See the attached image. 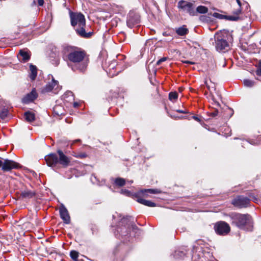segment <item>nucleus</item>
<instances>
[{
  "instance_id": "nucleus-1",
  "label": "nucleus",
  "mask_w": 261,
  "mask_h": 261,
  "mask_svg": "<svg viewBox=\"0 0 261 261\" xmlns=\"http://www.w3.org/2000/svg\"><path fill=\"white\" fill-rule=\"evenodd\" d=\"M63 53V58L67 61L68 66L72 70H79L84 72L88 66L89 60L86 57L84 51L79 50L71 46H64Z\"/></svg>"
},
{
  "instance_id": "nucleus-2",
  "label": "nucleus",
  "mask_w": 261,
  "mask_h": 261,
  "mask_svg": "<svg viewBox=\"0 0 261 261\" xmlns=\"http://www.w3.org/2000/svg\"><path fill=\"white\" fill-rule=\"evenodd\" d=\"M216 49L219 52H225L230 48L233 41L232 36L228 31L223 30L216 32L214 35Z\"/></svg>"
},
{
  "instance_id": "nucleus-3",
  "label": "nucleus",
  "mask_w": 261,
  "mask_h": 261,
  "mask_svg": "<svg viewBox=\"0 0 261 261\" xmlns=\"http://www.w3.org/2000/svg\"><path fill=\"white\" fill-rule=\"evenodd\" d=\"M232 223L239 228L251 231L253 228V221L251 217L248 214L239 213L232 214L230 216Z\"/></svg>"
},
{
  "instance_id": "nucleus-4",
  "label": "nucleus",
  "mask_w": 261,
  "mask_h": 261,
  "mask_svg": "<svg viewBox=\"0 0 261 261\" xmlns=\"http://www.w3.org/2000/svg\"><path fill=\"white\" fill-rule=\"evenodd\" d=\"M57 152L58 156L55 153H50L45 157V160L48 166L55 167L58 163H60L64 167L69 166L70 159L61 150H58Z\"/></svg>"
},
{
  "instance_id": "nucleus-5",
  "label": "nucleus",
  "mask_w": 261,
  "mask_h": 261,
  "mask_svg": "<svg viewBox=\"0 0 261 261\" xmlns=\"http://www.w3.org/2000/svg\"><path fill=\"white\" fill-rule=\"evenodd\" d=\"M160 192V191L158 189H142L136 193L134 194V196L138 198L137 201L139 203L149 207H155L156 206V204L154 202H153L150 200L144 199L143 198H140L139 197L141 196L143 197H147L148 193L154 194L159 193Z\"/></svg>"
},
{
  "instance_id": "nucleus-6",
  "label": "nucleus",
  "mask_w": 261,
  "mask_h": 261,
  "mask_svg": "<svg viewBox=\"0 0 261 261\" xmlns=\"http://www.w3.org/2000/svg\"><path fill=\"white\" fill-rule=\"evenodd\" d=\"M128 218H123L121 220L122 226L117 227V232L118 234H120L122 236H127L130 230L133 232L137 233L140 230L138 227L133 224H130Z\"/></svg>"
},
{
  "instance_id": "nucleus-7",
  "label": "nucleus",
  "mask_w": 261,
  "mask_h": 261,
  "mask_svg": "<svg viewBox=\"0 0 261 261\" xmlns=\"http://www.w3.org/2000/svg\"><path fill=\"white\" fill-rule=\"evenodd\" d=\"M71 25L75 28L85 25V19L82 13L70 12Z\"/></svg>"
},
{
  "instance_id": "nucleus-8",
  "label": "nucleus",
  "mask_w": 261,
  "mask_h": 261,
  "mask_svg": "<svg viewBox=\"0 0 261 261\" xmlns=\"http://www.w3.org/2000/svg\"><path fill=\"white\" fill-rule=\"evenodd\" d=\"M51 81L48 82L46 85L43 88L42 92L43 93L49 92L52 91L54 93L57 94L61 89V87L58 84V82L56 81L53 76L51 75Z\"/></svg>"
},
{
  "instance_id": "nucleus-9",
  "label": "nucleus",
  "mask_w": 261,
  "mask_h": 261,
  "mask_svg": "<svg viewBox=\"0 0 261 261\" xmlns=\"http://www.w3.org/2000/svg\"><path fill=\"white\" fill-rule=\"evenodd\" d=\"M177 7L184 11H186L190 15L194 16L196 15V12L194 9L193 4L190 2H186L184 0H180L178 2Z\"/></svg>"
},
{
  "instance_id": "nucleus-10",
  "label": "nucleus",
  "mask_w": 261,
  "mask_h": 261,
  "mask_svg": "<svg viewBox=\"0 0 261 261\" xmlns=\"http://www.w3.org/2000/svg\"><path fill=\"white\" fill-rule=\"evenodd\" d=\"M214 228L216 233L221 235L226 234L230 231L229 225L224 222L217 223Z\"/></svg>"
},
{
  "instance_id": "nucleus-11",
  "label": "nucleus",
  "mask_w": 261,
  "mask_h": 261,
  "mask_svg": "<svg viewBox=\"0 0 261 261\" xmlns=\"http://www.w3.org/2000/svg\"><path fill=\"white\" fill-rule=\"evenodd\" d=\"M232 204L239 207H245L250 204V200L246 197L240 196L233 200Z\"/></svg>"
},
{
  "instance_id": "nucleus-12",
  "label": "nucleus",
  "mask_w": 261,
  "mask_h": 261,
  "mask_svg": "<svg viewBox=\"0 0 261 261\" xmlns=\"http://www.w3.org/2000/svg\"><path fill=\"white\" fill-rule=\"evenodd\" d=\"M19 167V164L10 160L5 159L4 164L2 166V170L6 171H9L13 169H17Z\"/></svg>"
},
{
  "instance_id": "nucleus-13",
  "label": "nucleus",
  "mask_w": 261,
  "mask_h": 261,
  "mask_svg": "<svg viewBox=\"0 0 261 261\" xmlns=\"http://www.w3.org/2000/svg\"><path fill=\"white\" fill-rule=\"evenodd\" d=\"M59 212L61 218L64 223L69 224L70 222V218L68 212L63 204H62L59 208Z\"/></svg>"
},
{
  "instance_id": "nucleus-14",
  "label": "nucleus",
  "mask_w": 261,
  "mask_h": 261,
  "mask_svg": "<svg viewBox=\"0 0 261 261\" xmlns=\"http://www.w3.org/2000/svg\"><path fill=\"white\" fill-rule=\"evenodd\" d=\"M140 21L139 16L137 15L130 13L127 18V25L132 28L135 25L138 24Z\"/></svg>"
},
{
  "instance_id": "nucleus-15",
  "label": "nucleus",
  "mask_w": 261,
  "mask_h": 261,
  "mask_svg": "<svg viewBox=\"0 0 261 261\" xmlns=\"http://www.w3.org/2000/svg\"><path fill=\"white\" fill-rule=\"evenodd\" d=\"M213 16L214 17L220 19H225L231 21H236L238 19V17L237 16L224 15L217 12L213 13Z\"/></svg>"
},
{
  "instance_id": "nucleus-16",
  "label": "nucleus",
  "mask_w": 261,
  "mask_h": 261,
  "mask_svg": "<svg viewBox=\"0 0 261 261\" xmlns=\"http://www.w3.org/2000/svg\"><path fill=\"white\" fill-rule=\"evenodd\" d=\"M84 27L85 26H79L75 28V31L81 36L85 38H89L91 36L92 33L90 32L86 33Z\"/></svg>"
},
{
  "instance_id": "nucleus-17",
  "label": "nucleus",
  "mask_w": 261,
  "mask_h": 261,
  "mask_svg": "<svg viewBox=\"0 0 261 261\" xmlns=\"http://www.w3.org/2000/svg\"><path fill=\"white\" fill-rule=\"evenodd\" d=\"M35 194V191L27 189L21 191L20 196L23 198L30 199L34 197Z\"/></svg>"
},
{
  "instance_id": "nucleus-18",
  "label": "nucleus",
  "mask_w": 261,
  "mask_h": 261,
  "mask_svg": "<svg viewBox=\"0 0 261 261\" xmlns=\"http://www.w3.org/2000/svg\"><path fill=\"white\" fill-rule=\"evenodd\" d=\"M30 77L32 80H34L37 74V67L31 64L30 65Z\"/></svg>"
},
{
  "instance_id": "nucleus-19",
  "label": "nucleus",
  "mask_w": 261,
  "mask_h": 261,
  "mask_svg": "<svg viewBox=\"0 0 261 261\" xmlns=\"http://www.w3.org/2000/svg\"><path fill=\"white\" fill-rule=\"evenodd\" d=\"M19 55L22 57L21 62H26L30 59V55L27 51L21 49L19 51Z\"/></svg>"
},
{
  "instance_id": "nucleus-20",
  "label": "nucleus",
  "mask_w": 261,
  "mask_h": 261,
  "mask_svg": "<svg viewBox=\"0 0 261 261\" xmlns=\"http://www.w3.org/2000/svg\"><path fill=\"white\" fill-rule=\"evenodd\" d=\"M175 32L177 35L182 36L187 35L189 32V30L186 26L183 25L181 27L176 28L175 29Z\"/></svg>"
},
{
  "instance_id": "nucleus-21",
  "label": "nucleus",
  "mask_w": 261,
  "mask_h": 261,
  "mask_svg": "<svg viewBox=\"0 0 261 261\" xmlns=\"http://www.w3.org/2000/svg\"><path fill=\"white\" fill-rule=\"evenodd\" d=\"M24 118L26 121L29 122H31L35 120V114L30 111L25 112Z\"/></svg>"
},
{
  "instance_id": "nucleus-22",
  "label": "nucleus",
  "mask_w": 261,
  "mask_h": 261,
  "mask_svg": "<svg viewBox=\"0 0 261 261\" xmlns=\"http://www.w3.org/2000/svg\"><path fill=\"white\" fill-rule=\"evenodd\" d=\"M208 11V9L207 7L203 6H199L197 7L196 10H195L196 14L197 13L200 14H204L207 13Z\"/></svg>"
},
{
  "instance_id": "nucleus-23",
  "label": "nucleus",
  "mask_w": 261,
  "mask_h": 261,
  "mask_svg": "<svg viewBox=\"0 0 261 261\" xmlns=\"http://www.w3.org/2000/svg\"><path fill=\"white\" fill-rule=\"evenodd\" d=\"M37 97L36 92L32 91L30 94H28L27 96L23 99L25 102L28 101H33Z\"/></svg>"
},
{
  "instance_id": "nucleus-24",
  "label": "nucleus",
  "mask_w": 261,
  "mask_h": 261,
  "mask_svg": "<svg viewBox=\"0 0 261 261\" xmlns=\"http://www.w3.org/2000/svg\"><path fill=\"white\" fill-rule=\"evenodd\" d=\"M115 184L118 187H122L125 184V180L124 178L118 177L115 179Z\"/></svg>"
},
{
  "instance_id": "nucleus-25",
  "label": "nucleus",
  "mask_w": 261,
  "mask_h": 261,
  "mask_svg": "<svg viewBox=\"0 0 261 261\" xmlns=\"http://www.w3.org/2000/svg\"><path fill=\"white\" fill-rule=\"evenodd\" d=\"M243 83L245 86L250 88L254 85L255 82L250 80L245 79L244 80Z\"/></svg>"
},
{
  "instance_id": "nucleus-26",
  "label": "nucleus",
  "mask_w": 261,
  "mask_h": 261,
  "mask_svg": "<svg viewBox=\"0 0 261 261\" xmlns=\"http://www.w3.org/2000/svg\"><path fill=\"white\" fill-rule=\"evenodd\" d=\"M79 253L75 250H72L70 252V256L71 258L74 261H77Z\"/></svg>"
},
{
  "instance_id": "nucleus-27",
  "label": "nucleus",
  "mask_w": 261,
  "mask_h": 261,
  "mask_svg": "<svg viewBox=\"0 0 261 261\" xmlns=\"http://www.w3.org/2000/svg\"><path fill=\"white\" fill-rule=\"evenodd\" d=\"M8 113L9 112L7 109H3L0 112V118L2 119H5L7 117Z\"/></svg>"
},
{
  "instance_id": "nucleus-28",
  "label": "nucleus",
  "mask_w": 261,
  "mask_h": 261,
  "mask_svg": "<svg viewBox=\"0 0 261 261\" xmlns=\"http://www.w3.org/2000/svg\"><path fill=\"white\" fill-rule=\"evenodd\" d=\"M178 98V94L176 92H171L169 94V99L170 100H176Z\"/></svg>"
},
{
  "instance_id": "nucleus-29",
  "label": "nucleus",
  "mask_w": 261,
  "mask_h": 261,
  "mask_svg": "<svg viewBox=\"0 0 261 261\" xmlns=\"http://www.w3.org/2000/svg\"><path fill=\"white\" fill-rule=\"evenodd\" d=\"M121 193L123 194L124 195H127V196H130L131 194L130 192L126 189H124V190L122 189L121 190Z\"/></svg>"
},
{
  "instance_id": "nucleus-30",
  "label": "nucleus",
  "mask_w": 261,
  "mask_h": 261,
  "mask_svg": "<svg viewBox=\"0 0 261 261\" xmlns=\"http://www.w3.org/2000/svg\"><path fill=\"white\" fill-rule=\"evenodd\" d=\"M167 60V58L166 57H163L162 58H161V59H160L159 60H158L156 62V64L158 65H159L161 64V63L163 62H164L165 61H166Z\"/></svg>"
},
{
  "instance_id": "nucleus-31",
  "label": "nucleus",
  "mask_w": 261,
  "mask_h": 261,
  "mask_svg": "<svg viewBox=\"0 0 261 261\" xmlns=\"http://www.w3.org/2000/svg\"><path fill=\"white\" fill-rule=\"evenodd\" d=\"M241 12V8L239 7V9L237 10L234 12V14H236V15H234L233 16H237L239 18V15Z\"/></svg>"
},
{
  "instance_id": "nucleus-32",
  "label": "nucleus",
  "mask_w": 261,
  "mask_h": 261,
  "mask_svg": "<svg viewBox=\"0 0 261 261\" xmlns=\"http://www.w3.org/2000/svg\"><path fill=\"white\" fill-rule=\"evenodd\" d=\"M218 111L217 110H215L214 112L211 113V115L213 117H215L218 115Z\"/></svg>"
},
{
  "instance_id": "nucleus-33",
  "label": "nucleus",
  "mask_w": 261,
  "mask_h": 261,
  "mask_svg": "<svg viewBox=\"0 0 261 261\" xmlns=\"http://www.w3.org/2000/svg\"><path fill=\"white\" fill-rule=\"evenodd\" d=\"M256 73L258 76L261 75V65H260V67L257 69Z\"/></svg>"
},
{
  "instance_id": "nucleus-34",
  "label": "nucleus",
  "mask_w": 261,
  "mask_h": 261,
  "mask_svg": "<svg viewBox=\"0 0 261 261\" xmlns=\"http://www.w3.org/2000/svg\"><path fill=\"white\" fill-rule=\"evenodd\" d=\"M91 180L92 182H93V183H95V181L97 180L96 177H95V176L92 175L91 177Z\"/></svg>"
},
{
  "instance_id": "nucleus-35",
  "label": "nucleus",
  "mask_w": 261,
  "mask_h": 261,
  "mask_svg": "<svg viewBox=\"0 0 261 261\" xmlns=\"http://www.w3.org/2000/svg\"><path fill=\"white\" fill-rule=\"evenodd\" d=\"M38 4L39 6H43L44 4V1L43 0H37Z\"/></svg>"
},
{
  "instance_id": "nucleus-36",
  "label": "nucleus",
  "mask_w": 261,
  "mask_h": 261,
  "mask_svg": "<svg viewBox=\"0 0 261 261\" xmlns=\"http://www.w3.org/2000/svg\"><path fill=\"white\" fill-rule=\"evenodd\" d=\"M59 63V59L58 58H56L55 63H53V64H55L56 65H58Z\"/></svg>"
},
{
  "instance_id": "nucleus-37",
  "label": "nucleus",
  "mask_w": 261,
  "mask_h": 261,
  "mask_svg": "<svg viewBox=\"0 0 261 261\" xmlns=\"http://www.w3.org/2000/svg\"><path fill=\"white\" fill-rule=\"evenodd\" d=\"M182 62L184 63H186V64H194V62H191V61H183Z\"/></svg>"
},
{
  "instance_id": "nucleus-38",
  "label": "nucleus",
  "mask_w": 261,
  "mask_h": 261,
  "mask_svg": "<svg viewBox=\"0 0 261 261\" xmlns=\"http://www.w3.org/2000/svg\"><path fill=\"white\" fill-rule=\"evenodd\" d=\"M177 112H179L180 113H182V114L186 113V112L183 111V110H177Z\"/></svg>"
},
{
  "instance_id": "nucleus-39",
  "label": "nucleus",
  "mask_w": 261,
  "mask_h": 261,
  "mask_svg": "<svg viewBox=\"0 0 261 261\" xmlns=\"http://www.w3.org/2000/svg\"><path fill=\"white\" fill-rule=\"evenodd\" d=\"M193 118L197 121H200V119L196 116H193Z\"/></svg>"
},
{
  "instance_id": "nucleus-40",
  "label": "nucleus",
  "mask_w": 261,
  "mask_h": 261,
  "mask_svg": "<svg viewBox=\"0 0 261 261\" xmlns=\"http://www.w3.org/2000/svg\"><path fill=\"white\" fill-rule=\"evenodd\" d=\"M236 1H237V3L238 4V5L239 6V7L241 8V3L240 1V0H236Z\"/></svg>"
},
{
  "instance_id": "nucleus-41",
  "label": "nucleus",
  "mask_w": 261,
  "mask_h": 261,
  "mask_svg": "<svg viewBox=\"0 0 261 261\" xmlns=\"http://www.w3.org/2000/svg\"><path fill=\"white\" fill-rule=\"evenodd\" d=\"M67 95H68L69 96H72V92L71 91H69L67 93Z\"/></svg>"
},
{
  "instance_id": "nucleus-42",
  "label": "nucleus",
  "mask_w": 261,
  "mask_h": 261,
  "mask_svg": "<svg viewBox=\"0 0 261 261\" xmlns=\"http://www.w3.org/2000/svg\"><path fill=\"white\" fill-rule=\"evenodd\" d=\"M78 106H79V104H78V103H77V102H74V103H73V106H74V107H75V108L77 107H78Z\"/></svg>"
},
{
  "instance_id": "nucleus-43",
  "label": "nucleus",
  "mask_w": 261,
  "mask_h": 261,
  "mask_svg": "<svg viewBox=\"0 0 261 261\" xmlns=\"http://www.w3.org/2000/svg\"><path fill=\"white\" fill-rule=\"evenodd\" d=\"M3 164H4V162H3L2 161L0 160V167L2 168V166H3Z\"/></svg>"
},
{
  "instance_id": "nucleus-44",
  "label": "nucleus",
  "mask_w": 261,
  "mask_h": 261,
  "mask_svg": "<svg viewBox=\"0 0 261 261\" xmlns=\"http://www.w3.org/2000/svg\"><path fill=\"white\" fill-rule=\"evenodd\" d=\"M253 201L255 202H258V199L257 198H254L253 199Z\"/></svg>"
},
{
  "instance_id": "nucleus-45",
  "label": "nucleus",
  "mask_w": 261,
  "mask_h": 261,
  "mask_svg": "<svg viewBox=\"0 0 261 261\" xmlns=\"http://www.w3.org/2000/svg\"><path fill=\"white\" fill-rule=\"evenodd\" d=\"M128 182H129V183L130 184H132V183H133V180H130V181H129Z\"/></svg>"
},
{
  "instance_id": "nucleus-46",
  "label": "nucleus",
  "mask_w": 261,
  "mask_h": 261,
  "mask_svg": "<svg viewBox=\"0 0 261 261\" xmlns=\"http://www.w3.org/2000/svg\"><path fill=\"white\" fill-rule=\"evenodd\" d=\"M163 35H164V36H166V35H167V33L165 32V33H163Z\"/></svg>"
},
{
  "instance_id": "nucleus-47",
  "label": "nucleus",
  "mask_w": 261,
  "mask_h": 261,
  "mask_svg": "<svg viewBox=\"0 0 261 261\" xmlns=\"http://www.w3.org/2000/svg\"><path fill=\"white\" fill-rule=\"evenodd\" d=\"M218 106H220V104L219 103H217Z\"/></svg>"
}]
</instances>
